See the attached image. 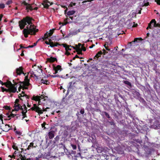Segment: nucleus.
Wrapping results in <instances>:
<instances>
[{"mask_svg": "<svg viewBox=\"0 0 160 160\" xmlns=\"http://www.w3.org/2000/svg\"><path fill=\"white\" fill-rule=\"evenodd\" d=\"M5 85L7 88H11L12 89H14V88H17L15 86L17 85V83H15L14 84H12L11 81L7 80V82H5Z\"/></svg>", "mask_w": 160, "mask_h": 160, "instance_id": "3", "label": "nucleus"}, {"mask_svg": "<svg viewBox=\"0 0 160 160\" xmlns=\"http://www.w3.org/2000/svg\"><path fill=\"white\" fill-rule=\"evenodd\" d=\"M103 52H102V54L104 55H105L106 53H108V52H107L104 49H103Z\"/></svg>", "mask_w": 160, "mask_h": 160, "instance_id": "57", "label": "nucleus"}, {"mask_svg": "<svg viewBox=\"0 0 160 160\" xmlns=\"http://www.w3.org/2000/svg\"><path fill=\"white\" fill-rule=\"evenodd\" d=\"M22 4L24 5L25 6H26V9L27 10H32L33 9L30 5L28 3H27L25 1H23L22 2Z\"/></svg>", "mask_w": 160, "mask_h": 160, "instance_id": "9", "label": "nucleus"}, {"mask_svg": "<svg viewBox=\"0 0 160 160\" xmlns=\"http://www.w3.org/2000/svg\"><path fill=\"white\" fill-rule=\"evenodd\" d=\"M76 4V3H73L72 2L69 5V6L70 7H72L73 6H75Z\"/></svg>", "mask_w": 160, "mask_h": 160, "instance_id": "53", "label": "nucleus"}, {"mask_svg": "<svg viewBox=\"0 0 160 160\" xmlns=\"http://www.w3.org/2000/svg\"><path fill=\"white\" fill-rule=\"evenodd\" d=\"M30 73L31 74L33 75L36 78V79H38V76L36 75V74L34 73V72L33 71L30 72Z\"/></svg>", "mask_w": 160, "mask_h": 160, "instance_id": "46", "label": "nucleus"}, {"mask_svg": "<svg viewBox=\"0 0 160 160\" xmlns=\"http://www.w3.org/2000/svg\"><path fill=\"white\" fill-rule=\"evenodd\" d=\"M49 45L51 47H54L57 46L58 45L61 46V44H59L58 42H56L54 43L52 41L51 39H50V43Z\"/></svg>", "mask_w": 160, "mask_h": 160, "instance_id": "13", "label": "nucleus"}, {"mask_svg": "<svg viewBox=\"0 0 160 160\" xmlns=\"http://www.w3.org/2000/svg\"><path fill=\"white\" fill-rule=\"evenodd\" d=\"M72 96L73 95H72L70 94L68 96V98H63L62 100V102H64V103L66 104L70 103L71 102L69 101V99L71 98Z\"/></svg>", "mask_w": 160, "mask_h": 160, "instance_id": "6", "label": "nucleus"}, {"mask_svg": "<svg viewBox=\"0 0 160 160\" xmlns=\"http://www.w3.org/2000/svg\"><path fill=\"white\" fill-rule=\"evenodd\" d=\"M22 93L23 94V95H22V94H20L19 95L20 96H19L18 97L19 99L21 100H22V99L21 98V97H23L24 96L27 99H28L29 98V96H28L26 94H25V92L24 91H22Z\"/></svg>", "mask_w": 160, "mask_h": 160, "instance_id": "14", "label": "nucleus"}, {"mask_svg": "<svg viewBox=\"0 0 160 160\" xmlns=\"http://www.w3.org/2000/svg\"><path fill=\"white\" fill-rule=\"evenodd\" d=\"M42 97V96H33L32 99L36 101H38V103L39 104H40V103L41 102L40 101V98Z\"/></svg>", "mask_w": 160, "mask_h": 160, "instance_id": "10", "label": "nucleus"}, {"mask_svg": "<svg viewBox=\"0 0 160 160\" xmlns=\"http://www.w3.org/2000/svg\"><path fill=\"white\" fill-rule=\"evenodd\" d=\"M49 76H50L52 78H55V77H59V78H62V76H60L58 75H51L50 74L49 75Z\"/></svg>", "mask_w": 160, "mask_h": 160, "instance_id": "35", "label": "nucleus"}, {"mask_svg": "<svg viewBox=\"0 0 160 160\" xmlns=\"http://www.w3.org/2000/svg\"><path fill=\"white\" fill-rule=\"evenodd\" d=\"M65 54L66 55H67L68 56L70 54V53L68 52V51H66V52L65 53Z\"/></svg>", "mask_w": 160, "mask_h": 160, "instance_id": "62", "label": "nucleus"}, {"mask_svg": "<svg viewBox=\"0 0 160 160\" xmlns=\"http://www.w3.org/2000/svg\"><path fill=\"white\" fill-rule=\"evenodd\" d=\"M36 147L34 146V143L32 142H31L30 143L29 145L28 146V148H27V149L28 150H29L31 149V148H35Z\"/></svg>", "mask_w": 160, "mask_h": 160, "instance_id": "25", "label": "nucleus"}, {"mask_svg": "<svg viewBox=\"0 0 160 160\" xmlns=\"http://www.w3.org/2000/svg\"><path fill=\"white\" fill-rule=\"evenodd\" d=\"M123 82L125 84L128 85L129 86L131 87L132 85L131 83L128 81H123Z\"/></svg>", "mask_w": 160, "mask_h": 160, "instance_id": "29", "label": "nucleus"}, {"mask_svg": "<svg viewBox=\"0 0 160 160\" xmlns=\"http://www.w3.org/2000/svg\"><path fill=\"white\" fill-rule=\"evenodd\" d=\"M19 83L21 84H22V85H23L24 86H28L30 85V83L28 81H24L23 82L20 81Z\"/></svg>", "mask_w": 160, "mask_h": 160, "instance_id": "19", "label": "nucleus"}, {"mask_svg": "<svg viewBox=\"0 0 160 160\" xmlns=\"http://www.w3.org/2000/svg\"><path fill=\"white\" fill-rule=\"evenodd\" d=\"M48 3H49L50 5H52L53 4L52 2H50L48 0H45L43 1V5L44 8H48L50 5H49Z\"/></svg>", "mask_w": 160, "mask_h": 160, "instance_id": "8", "label": "nucleus"}, {"mask_svg": "<svg viewBox=\"0 0 160 160\" xmlns=\"http://www.w3.org/2000/svg\"><path fill=\"white\" fill-rule=\"evenodd\" d=\"M17 115H16V114H13L12 113H11L10 115L8 116V118H10L11 117H12V118H14V117L15 116H17ZM11 119L10 118H9V119H8V120H10Z\"/></svg>", "mask_w": 160, "mask_h": 160, "instance_id": "36", "label": "nucleus"}, {"mask_svg": "<svg viewBox=\"0 0 160 160\" xmlns=\"http://www.w3.org/2000/svg\"><path fill=\"white\" fill-rule=\"evenodd\" d=\"M142 40L141 38H134L133 41V42H138V41H141Z\"/></svg>", "mask_w": 160, "mask_h": 160, "instance_id": "30", "label": "nucleus"}, {"mask_svg": "<svg viewBox=\"0 0 160 160\" xmlns=\"http://www.w3.org/2000/svg\"><path fill=\"white\" fill-rule=\"evenodd\" d=\"M41 82L42 83L46 84V85L49 84L50 82L47 80H44L42 79L41 80Z\"/></svg>", "mask_w": 160, "mask_h": 160, "instance_id": "24", "label": "nucleus"}, {"mask_svg": "<svg viewBox=\"0 0 160 160\" xmlns=\"http://www.w3.org/2000/svg\"><path fill=\"white\" fill-rule=\"evenodd\" d=\"M133 25L132 26V27H136L138 26V24L137 23L135 24L134 22H133Z\"/></svg>", "mask_w": 160, "mask_h": 160, "instance_id": "60", "label": "nucleus"}, {"mask_svg": "<svg viewBox=\"0 0 160 160\" xmlns=\"http://www.w3.org/2000/svg\"><path fill=\"white\" fill-rule=\"evenodd\" d=\"M0 83L2 85H4L5 84V82H3L1 80H0Z\"/></svg>", "mask_w": 160, "mask_h": 160, "instance_id": "63", "label": "nucleus"}, {"mask_svg": "<svg viewBox=\"0 0 160 160\" xmlns=\"http://www.w3.org/2000/svg\"><path fill=\"white\" fill-rule=\"evenodd\" d=\"M22 88V86H21V84L20 85V86L19 87V88H18V90L19 91H21V89Z\"/></svg>", "mask_w": 160, "mask_h": 160, "instance_id": "61", "label": "nucleus"}, {"mask_svg": "<svg viewBox=\"0 0 160 160\" xmlns=\"http://www.w3.org/2000/svg\"><path fill=\"white\" fill-rule=\"evenodd\" d=\"M155 2H156L157 4L158 5H160V0H154Z\"/></svg>", "mask_w": 160, "mask_h": 160, "instance_id": "55", "label": "nucleus"}, {"mask_svg": "<svg viewBox=\"0 0 160 160\" xmlns=\"http://www.w3.org/2000/svg\"><path fill=\"white\" fill-rule=\"evenodd\" d=\"M32 18L29 17L27 16L25 18L19 21L18 22L19 26L21 29H24L25 26L28 23L30 25L29 26L28 25L26 27L28 32L30 33L31 35H35L36 32L38 31V29L36 28V27L32 22Z\"/></svg>", "mask_w": 160, "mask_h": 160, "instance_id": "1", "label": "nucleus"}, {"mask_svg": "<svg viewBox=\"0 0 160 160\" xmlns=\"http://www.w3.org/2000/svg\"><path fill=\"white\" fill-rule=\"evenodd\" d=\"M46 124V123L45 122H44L43 123H42V128H44V129L46 128L45 127Z\"/></svg>", "mask_w": 160, "mask_h": 160, "instance_id": "56", "label": "nucleus"}, {"mask_svg": "<svg viewBox=\"0 0 160 160\" xmlns=\"http://www.w3.org/2000/svg\"><path fill=\"white\" fill-rule=\"evenodd\" d=\"M10 129H11V128H7L6 127L4 128L3 129H2V130L3 131L7 132L9 131Z\"/></svg>", "mask_w": 160, "mask_h": 160, "instance_id": "47", "label": "nucleus"}, {"mask_svg": "<svg viewBox=\"0 0 160 160\" xmlns=\"http://www.w3.org/2000/svg\"><path fill=\"white\" fill-rule=\"evenodd\" d=\"M48 137L50 139L54 137V131H51L48 133Z\"/></svg>", "mask_w": 160, "mask_h": 160, "instance_id": "20", "label": "nucleus"}, {"mask_svg": "<svg viewBox=\"0 0 160 160\" xmlns=\"http://www.w3.org/2000/svg\"><path fill=\"white\" fill-rule=\"evenodd\" d=\"M71 146L73 150H76L77 148V146L76 145L71 144Z\"/></svg>", "mask_w": 160, "mask_h": 160, "instance_id": "43", "label": "nucleus"}, {"mask_svg": "<svg viewBox=\"0 0 160 160\" xmlns=\"http://www.w3.org/2000/svg\"><path fill=\"white\" fill-rule=\"evenodd\" d=\"M20 110L22 111V119L23 120L24 118L27 117V116L26 115V113L25 112H24V111L23 108H20Z\"/></svg>", "mask_w": 160, "mask_h": 160, "instance_id": "15", "label": "nucleus"}, {"mask_svg": "<svg viewBox=\"0 0 160 160\" xmlns=\"http://www.w3.org/2000/svg\"><path fill=\"white\" fill-rule=\"evenodd\" d=\"M15 133L16 135H18L19 136L20 135L22 134V133L20 131H15Z\"/></svg>", "mask_w": 160, "mask_h": 160, "instance_id": "48", "label": "nucleus"}, {"mask_svg": "<svg viewBox=\"0 0 160 160\" xmlns=\"http://www.w3.org/2000/svg\"><path fill=\"white\" fill-rule=\"evenodd\" d=\"M102 54V52L100 51L98 52L94 56V58L95 59H98L99 57H100L101 55Z\"/></svg>", "mask_w": 160, "mask_h": 160, "instance_id": "18", "label": "nucleus"}, {"mask_svg": "<svg viewBox=\"0 0 160 160\" xmlns=\"http://www.w3.org/2000/svg\"><path fill=\"white\" fill-rule=\"evenodd\" d=\"M55 30V29H54V28H53V29H52L50 30L49 31V32H48V35L49 36H51L52 35V34H53Z\"/></svg>", "mask_w": 160, "mask_h": 160, "instance_id": "27", "label": "nucleus"}, {"mask_svg": "<svg viewBox=\"0 0 160 160\" xmlns=\"http://www.w3.org/2000/svg\"><path fill=\"white\" fill-rule=\"evenodd\" d=\"M17 115L15 116H16V119H20L21 118V117H22V115L20 114H16Z\"/></svg>", "mask_w": 160, "mask_h": 160, "instance_id": "44", "label": "nucleus"}, {"mask_svg": "<svg viewBox=\"0 0 160 160\" xmlns=\"http://www.w3.org/2000/svg\"><path fill=\"white\" fill-rule=\"evenodd\" d=\"M22 32L24 35V36L26 38L28 37V34H30V33L27 30V29L26 28H24Z\"/></svg>", "mask_w": 160, "mask_h": 160, "instance_id": "12", "label": "nucleus"}, {"mask_svg": "<svg viewBox=\"0 0 160 160\" xmlns=\"http://www.w3.org/2000/svg\"><path fill=\"white\" fill-rule=\"evenodd\" d=\"M21 158V160H34V159L32 158H29L26 159V158L25 156H23L22 155H21L20 156Z\"/></svg>", "mask_w": 160, "mask_h": 160, "instance_id": "23", "label": "nucleus"}, {"mask_svg": "<svg viewBox=\"0 0 160 160\" xmlns=\"http://www.w3.org/2000/svg\"><path fill=\"white\" fill-rule=\"evenodd\" d=\"M1 88L2 92H3L6 91L7 92L15 93L16 92L17 90V88H14V89H12L11 88H8L7 89L5 88L2 87H1Z\"/></svg>", "mask_w": 160, "mask_h": 160, "instance_id": "4", "label": "nucleus"}, {"mask_svg": "<svg viewBox=\"0 0 160 160\" xmlns=\"http://www.w3.org/2000/svg\"><path fill=\"white\" fill-rule=\"evenodd\" d=\"M84 45V44H83L81 48L80 49H81V50H82V51H86V48L83 46Z\"/></svg>", "mask_w": 160, "mask_h": 160, "instance_id": "49", "label": "nucleus"}, {"mask_svg": "<svg viewBox=\"0 0 160 160\" xmlns=\"http://www.w3.org/2000/svg\"><path fill=\"white\" fill-rule=\"evenodd\" d=\"M29 74V72L28 73V75L26 76L25 78L24 81H29L30 82V80L28 78V75Z\"/></svg>", "mask_w": 160, "mask_h": 160, "instance_id": "41", "label": "nucleus"}, {"mask_svg": "<svg viewBox=\"0 0 160 160\" xmlns=\"http://www.w3.org/2000/svg\"><path fill=\"white\" fill-rule=\"evenodd\" d=\"M80 32V30L79 29H78V30L75 31H74L72 32V34L74 35H76L79 32Z\"/></svg>", "mask_w": 160, "mask_h": 160, "instance_id": "34", "label": "nucleus"}, {"mask_svg": "<svg viewBox=\"0 0 160 160\" xmlns=\"http://www.w3.org/2000/svg\"><path fill=\"white\" fill-rule=\"evenodd\" d=\"M4 108L5 109L7 110H10L11 108L10 107L8 106H4Z\"/></svg>", "mask_w": 160, "mask_h": 160, "instance_id": "52", "label": "nucleus"}, {"mask_svg": "<svg viewBox=\"0 0 160 160\" xmlns=\"http://www.w3.org/2000/svg\"><path fill=\"white\" fill-rule=\"evenodd\" d=\"M23 68L22 67H20L19 68H17L16 70L17 75H20L22 74L24 76H25L26 73H24L23 72Z\"/></svg>", "mask_w": 160, "mask_h": 160, "instance_id": "5", "label": "nucleus"}, {"mask_svg": "<svg viewBox=\"0 0 160 160\" xmlns=\"http://www.w3.org/2000/svg\"><path fill=\"white\" fill-rule=\"evenodd\" d=\"M12 3V0L8 1L6 3V4L9 5Z\"/></svg>", "mask_w": 160, "mask_h": 160, "instance_id": "42", "label": "nucleus"}, {"mask_svg": "<svg viewBox=\"0 0 160 160\" xmlns=\"http://www.w3.org/2000/svg\"><path fill=\"white\" fill-rule=\"evenodd\" d=\"M80 113H81V114H84V109H81L80 111Z\"/></svg>", "mask_w": 160, "mask_h": 160, "instance_id": "54", "label": "nucleus"}, {"mask_svg": "<svg viewBox=\"0 0 160 160\" xmlns=\"http://www.w3.org/2000/svg\"><path fill=\"white\" fill-rule=\"evenodd\" d=\"M21 86L23 90H24V89H28V86H24L23 85H22Z\"/></svg>", "mask_w": 160, "mask_h": 160, "instance_id": "45", "label": "nucleus"}, {"mask_svg": "<svg viewBox=\"0 0 160 160\" xmlns=\"http://www.w3.org/2000/svg\"><path fill=\"white\" fill-rule=\"evenodd\" d=\"M39 109V107L36 104H33V107H32L28 110H32V111H34L38 113Z\"/></svg>", "mask_w": 160, "mask_h": 160, "instance_id": "7", "label": "nucleus"}, {"mask_svg": "<svg viewBox=\"0 0 160 160\" xmlns=\"http://www.w3.org/2000/svg\"><path fill=\"white\" fill-rule=\"evenodd\" d=\"M75 47L73 46H71V45H70V46L71 47L73 48L76 51L78 49H79V48H78L77 45H75Z\"/></svg>", "mask_w": 160, "mask_h": 160, "instance_id": "38", "label": "nucleus"}, {"mask_svg": "<svg viewBox=\"0 0 160 160\" xmlns=\"http://www.w3.org/2000/svg\"><path fill=\"white\" fill-rule=\"evenodd\" d=\"M5 5L3 3L0 4V8L3 9L5 8Z\"/></svg>", "mask_w": 160, "mask_h": 160, "instance_id": "51", "label": "nucleus"}, {"mask_svg": "<svg viewBox=\"0 0 160 160\" xmlns=\"http://www.w3.org/2000/svg\"><path fill=\"white\" fill-rule=\"evenodd\" d=\"M94 0H88V1H83L82 3H85V2H91L92 1H94Z\"/></svg>", "mask_w": 160, "mask_h": 160, "instance_id": "58", "label": "nucleus"}, {"mask_svg": "<svg viewBox=\"0 0 160 160\" xmlns=\"http://www.w3.org/2000/svg\"><path fill=\"white\" fill-rule=\"evenodd\" d=\"M108 122L111 125H112L114 124V122H113L109 121Z\"/></svg>", "mask_w": 160, "mask_h": 160, "instance_id": "64", "label": "nucleus"}, {"mask_svg": "<svg viewBox=\"0 0 160 160\" xmlns=\"http://www.w3.org/2000/svg\"><path fill=\"white\" fill-rule=\"evenodd\" d=\"M143 4L144 6H147L149 5V2H146V1L144 0L143 2Z\"/></svg>", "mask_w": 160, "mask_h": 160, "instance_id": "37", "label": "nucleus"}, {"mask_svg": "<svg viewBox=\"0 0 160 160\" xmlns=\"http://www.w3.org/2000/svg\"><path fill=\"white\" fill-rule=\"evenodd\" d=\"M61 46H62L64 48H65V50L67 51H68V50H71V49L70 48V45H68L66 44H61Z\"/></svg>", "mask_w": 160, "mask_h": 160, "instance_id": "17", "label": "nucleus"}, {"mask_svg": "<svg viewBox=\"0 0 160 160\" xmlns=\"http://www.w3.org/2000/svg\"><path fill=\"white\" fill-rule=\"evenodd\" d=\"M133 43H134L133 41L132 42H129L127 45L128 48H130L132 46V44Z\"/></svg>", "mask_w": 160, "mask_h": 160, "instance_id": "40", "label": "nucleus"}, {"mask_svg": "<svg viewBox=\"0 0 160 160\" xmlns=\"http://www.w3.org/2000/svg\"><path fill=\"white\" fill-rule=\"evenodd\" d=\"M106 116L108 118H111V117L110 116L109 114L106 112H103Z\"/></svg>", "mask_w": 160, "mask_h": 160, "instance_id": "39", "label": "nucleus"}, {"mask_svg": "<svg viewBox=\"0 0 160 160\" xmlns=\"http://www.w3.org/2000/svg\"><path fill=\"white\" fill-rule=\"evenodd\" d=\"M75 13V11L73 10L69 11L67 12V14L68 16H70L73 14Z\"/></svg>", "mask_w": 160, "mask_h": 160, "instance_id": "28", "label": "nucleus"}, {"mask_svg": "<svg viewBox=\"0 0 160 160\" xmlns=\"http://www.w3.org/2000/svg\"><path fill=\"white\" fill-rule=\"evenodd\" d=\"M49 108L48 107H47L45 109H44V108H43V109L42 110L41 108H39V112H38V114L39 115L40 114H42L43 113V112H46L47 111V109H49Z\"/></svg>", "mask_w": 160, "mask_h": 160, "instance_id": "21", "label": "nucleus"}, {"mask_svg": "<svg viewBox=\"0 0 160 160\" xmlns=\"http://www.w3.org/2000/svg\"><path fill=\"white\" fill-rule=\"evenodd\" d=\"M53 70H56L58 71H61L62 70L61 66L60 65H58L56 67H53Z\"/></svg>", "mask_w": 160, "mask_h": 160, "instance_id": "22", "label": "nucleus"}, {"mask_svg": "<svg viewBox=\"0 0 160 160\" xmlns=\"http://www.w3.org/2000/svg\"><path fill=\"white\" fill-rule=\"evenodd\" d=\"M3 115L2 114L0 115V120L2 121L3 120Z\"/></svg>", "mask_w": 160, "mask_h": 160, "instance_id": "59", "label": "nucleus"}, {"mask_svg": "<svg viewBox=\"0 0 160 160\" xmlns=\"http://www.w3.org/2000/svg\"><path fill=\"white\" fill-rule=\"evenodd\" d=\"M155 22V19H153L151 20L150 23L148 24V27H149V28L152 29V26L151 24L152 23H153V22Z\"/></svg>", "mask_w": 160, "mask_h": 160, "instance_id": "26", "label": "nucleus"}, {"mask_svg": "<svg viewBox=\"0 0 160 160\" xmlns=\"http://www.w3.org/2000/svg\"><path fill=\"white\" fill-rule=\"evenodd\" d=\"M49 36L48 35V32H47L44 34L43 37L42 38L39 39H38V41L41 40L42 41L47 38Z\"/></svg>", "mask_w": 160, "mask_h": 160, "instance_id": "16", "label": "nucleus"}, {"mask_svg": "<svg viewBox=\"0 0 160 160\" xmlns=\"http://www.w3.org/2000/svg\"><path fill=\"white\" fill-rule=\"evenodd\" d=\"M153 27H160V24L159 23H157L156 22L155 20V22H153Z\"/></svg>", "mask_w": 160, "mask_h": 160, "instance_id": "32", "label": "nucleus"}, {"mask_svg": "<svg viewBox=\"0 0 160 160\" xmlns=\"http://www.w3.org/2000/svg\"><path fill=\"white\" fill-rule=\"evenodd\" d=\"M47 60V61L51 63L55 61H57V58L52 57H51L50 58H48Z\"/></svg>", "mask_w": 160, "mask_h": 160, "instance_id": "11", "label": "nucleus"}, {"mask_svg": "<svg viewBox=\"0 0 160 160\" xmlns=\"http://www.w3.org/2000/svg\"><path fill=\"white\" fill-rule=\"evenodd\" d=\"M76 52H77V54H82V50L80 48L78 49Z\"/></svg>", "mask_w": 160, "mask_h": 160, "instance_id": "33", "label": "nucleus"}, {"mask_svg": "<svg viewBox=\"0 0 160 160\" xmlns=\"http://www.w3.org/2000/svg\"><path fill=\"white\" fill-rule=\"evenodd\" d=\"M91 67L92 68L95 69L97 70V71L100 72L102 70H101L100 69H98L97 68L96 66L94 64H93L91 65Z\"/></svg>", "mask_w": 160, "mask_h": 160, "instance_id": "31", "label": "nucleus"}, {"mask_svg": "<svg viewBox=\"0 0 160 160\" xmlns=\"http://www.w3.org/2000/svg\"><path fill=\"white\" fill-rule=\"evenodd\" d=\"M19 100L18 99H16L15 102V104L13 106L14 109L12 111H18L20 108H22L21 105L18 103Z\"/></svg>", "mask_w": 160, "mask_h": 160, "instance_id": "2", "label": "nucleus"}, {"mask_svg": "<svg viewBox=\"0 0 160 160\" xmlns=\"http://www.w3.org/2000/svg\"><path fill=\"white\" fill-rule=\"evenodd\" d=\"M12 148H13V149H15L16 150H17V151H18V147L15 145H14L12 146Z\"/></svg>", "mask_w": 160, "mask_h": 160, "instance_id": "50", "label": "nucleus"}]
</instances>
